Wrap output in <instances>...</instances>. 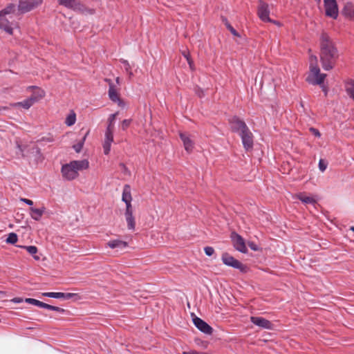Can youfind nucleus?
<instances>
[{
	"label": "nucleus",
	"instance_id": "1",
	"mask_svg": "<svg viewBox=\"0 0 354 354\" xmlns=\"http://www.w3.org/2000/svg\"><path fill=\"white\" fill-rule=\"evenodd\" d=\"M321 59L325 69L332 68L331 61L337 57V50L327 35H322L320 38Z\"/></svg>",
	"mask_w": 354,
	"mask_h": 354
},
{
	"label": "nucleus",
	"instance_id": "2",
	"mask_svg": "<svg viewBox=\"0 0 354 354\" xmlns=\"http://www.w3.org/2000/svg\"><path fill=\"white\" fill-rule=\"evenodd\" d=\"M90 166L87 159L75 160L62 165L61 173L64 178L73 180L79 176V171L88 169Z\"/></svg>",
	"mask_w": 354,
	"mask_h": 354
},
{
	"label": "nucleus",
	"instance_id": "3",
	"mask_svg": "<svg viewBox=\"0 0 354 354\" xmlns=\"http://www.w3.org/2000/svg\"><path fill=\"white\" fill-rule=\"evenodd\" d=\"M15 10L13 4H10L0 10V30L9 35H12L14 30L17 28V24L11 20Z\"/></svg>",
	"mask_w": 354,
	"mask_h": 354
},
{
	"label": "nucleus",
	"instance_id": "4",
	"mask_svg": "<svg viewBox=\"0 0 354 354\" xmlns=\"http://www.w3.org/2000/svg\"><path fill=\"white\" fill-rule=\"evenodd\" d=\"M118 112L111 114L107 119V127L104 132L102 141L103 152L105 155H109L111 151V145L113 142L114 124Z\"/></svg>",
	"mask_w": 354,
	"mask_h": 354
},
{
	"label": "nucleus",
	"instance_id": "5",
	"mask_svg": "<svg viewBox=\"0 0 354 354\" xmlns=\"http://www.w3.org/2000/svg\"><path fill=\"white\" fill-rule=\"evenodd\" d=\"M310 71L307 80L314 84H321L325 78V75L320 73L318 59L315 55H310L309 58Z\"/></svg>",
	"mask_w": 354,
	"mask_h": 354
},
{
	"label": "nucleus",
	"instance_id": "6",
	"mask_svg": "<svg viewBox=\"0 0 354 354\" xmlns=\"http://www.w3.org/2000/svg\"><path fill=\"white\" fill-rule=\"evenodd\" d=\"M221 260L225 266L239 269L242 272H246L248 270V268L245 265L243 264L227 253L222 254Z\"/></svg>",
	"mask_w": 354,
	"mask_h": 354
},
{
	"label": "nucleus",
	"instance_id": "7",
	"mask_svg": "<svg viewBox=\"0 0 354 354\" xmlns=\"http://www.w3.org/2000/svg\"><path fill=\"white\" fill-rule=\"evenodd\" d=\"M43 0H21L19 2L18 10L24 14L32 10L42 3Z\"/></svg>",
	"mask_w": 354,
	"mask_h": 354
},
{
	"label": "nucleus",
	"instance_id": "8",
	"mask_svg": "<svg viewBox=\"0 0 354 354\" xmlns=\"http://www.w3.org/2000/svg\"><path fill=\"white\" fill-rule=\"evenodd\" d=\"M231 239L233 245L236 250L242 253H247L248 248L246 247L245 240L242 236L236 232H232L231 234Z\"/></svg>",
	"mask_w": 354,
	"mask_h": 354
},
{
	"label": "nucleus",
	"instance_id": "9",
	"mask_svg": "<svg viewBox=\"0 0 354 354\" xmlns=\"http://www.w3.org/2000/svg\"><path fill=\"white\" fill-rule=\"evenodd\" d=\"M326 15L333 19L338 17V6L336 0H324Z\"/></svg>",
	"mask_w": 354,
	"mask_h": 354
},
{
	"label": "nucleus",
	"instance_id": "10",
	"mask_svg": "<svg viewBox=\"0 0 354 354\" xmlns=\"http://www.w3.org/2000/svg\"><path fill=\"white\" fill-rule=\"evenodd\" d=\"M270 12V10L268 4L263 1H259L257 15L260 19L264 22L272 21V19L269 17Z\"/></svg>",
	"mask_w": 354,
	"mask_h": 354
},
{
	"label": "nucleus",
	"instance_id": "11",
	"mask_svg": "<svg viewBox=\"0 0 354 354\" xmlns=\"http://www.w3.org/2000/svg\"><path fill=\"white\" fill-rule=\"evenodd\" d=\"M192 321L195 326L202 333L207 335H211L212 333V328L201 318L196 315H193Z\"/></svg>",
	"mask_w": 354,
	"mask_h": 354
},
{
	"label": "nucleus",
	"instance_id": "12",
	"mask_svg": "<svg viewBox=\"0 0 354 354\" xmlns=\"http://www.w3.org/2000/svg\"><path fill=\"white\" fill-rule=\"evenodd\" d=\"M26 90L32 92V95L30 98L33 100L34 103L44 99L46 96V91L39 87L31 86L27 87Z\"/></svg>",
	"mask_w": 354,
	"mask_h": 354
},
{
	"label": "nucleus",
	"instance_id": "13",
	"mask_svg": "<svg viewBox=\"0 0 354 354\" xmlns=\"http://www.w3.org/2000/svg\"><path fill=\"white\" fill-rule=\"evenodd\" d=\"M46 212V207L44 206L30 207L29 208V215L30 218L35 221H40Z\"/></svg>",
	"mask_w": 354,
	"mask_h": 354
},
{
	"label": "nucleus",
	"instance_id": "14",
	"mask_svg": "<svg viewBox=\"0 0 354 354\" xmlns=\"http://www.w3.org/2000/svg\"><path fill=\"white\" fill-rule=\"evenodd\" d=\"M122 201L126 205L125 209L133 208V206L131 204V202H132L131 190V187L129 185H125L123 188L122 194Z\"/></svg>",
	"mask_w": 354,
	"mask_h": 354
},
{
	"label": "nucleus",
	"instance_id": "15",
	"mask_svg": "<svg viewBox=\"0 0 354 354\" xmlns=\"http://www.w3.org/2000/svg\"><path fill=\"white\" fill-rule=\"evenodd\" d=\"M242 139V142L244 148L246 150L251 149L253 146V136L251 131L248 129L244 133L239 135Z\"/></svg>",
	"mask_w": 354,
	"mask_h": 354
},
{
	"label": "nucleus",
	"instance_id": "16",
	"mask_svg": "<svg viewBox=\"0 0 354 354\" xmlns=\"http://www.w3.org/2000/svg\"><path fill=\"white\" fill-rule=\"evenodd\" d=\"M180 138L183 143L185 151L189 153L192 152L194 147V142L191 136L185 133H180Z\"/></svg>",
	"mask_w": 354,
	"mask_h": 354
},
{
	"label": "nucleus",
	"instance_id": "17",
	"mask_svg": "<svg viewBox=\"0 0 354 354\" xmlns=\"http://www.w3.org/2000/svg\"><path fill=\"white\" fill-rule=\"evenodd\" d=\"M232 129L239 135L248 131L249 129L246 124L238 118H234L231 122Z\"/></svg>",
	"mask_w": 354,
	"mask_h": 354
},
{
	"label": "nucleus",
	"instance_id": "18",
	"mask_svg": "<svg viewBox=\"0 0 354 354\" xmlns=\"http://www.w3.org/2000/svg\"><path fill=\"white\" fill-rule=\"evenodd\" d=\"M124 217L127 224L128 229L130 230H134L136 226V221L133 216V209H125Z\"/></svg>",
	"mask_w": 354,
	"mask_h": 354
},
{
	"label": "nucleus",
	"instance_id": "19",
	"mask_svg": "<svg viewBox=\"0 0 354 354\" xmlns=\"http://www.w3.org/2000/svg\"><path fill=\"white\" fill-rule=\"evenodd\" d=\"M250 320L254 324L259 327L266 329L271 328V323L264 318L259 317H251Z\"/></svg>",
	"mask_w": 354,
	"mask_h": 354
},
{
	"label": "nucleus",
	"instance_id": "20",
	"mask_svg": "<svg viewBox=\"0 0 354 354\" xmlns=\"http://www.w3.org/2000/svg\"><path fill=\"white\" fill-rule=\"evenodd\" d=\"M294 197L295 198H298L304 204H315L317 201L315 196H310V195H306L302 193L297 194Z\"/></svg>",
	"mask_w": 354,
	"mask_h": 354
},
{
	"label": "nucleus",
	"instance_id": "21",
	"mask_svg": "<svg viewBox=\"0 0 354 354\" xmlns=\"http://www.w3.org/2000/svg\"><path fill=\"white\" fill-rule=\"evenodd\" d=\"M342 15L351 20H354V8L352 3H348L344 6Z\"/></svg>",
	"mask_w": 354,
	"mask_h": 354
},
{
	"label": "nucleus",
	"instance_id": "22",
	"mask_svg": "<svg viewBox=\"0 0 354 354\" xmlns=\"http://www.w3.org/2000/svg\"><path fill=\"white\" fill-rule=\"evenodd\" d=\"M34 104L33 100H31L30 97L12 104V106L15 108L21 107L24 109H30Z\"/></svg>",
	"mask_w": 354,
	"mask_h": 354
},
{
	"label": "nucleus",
	"instance_id": "23",
	"mask_svg": "<svg viewBox=\"0 0 354 354\" xmlns=\"http://www.w3.org/2000/svg\"><path fill=\"white\" fill-rule=\"evenodd\" d=\"M107 245L111 249L123 248H126L127 246V243L125 241H123L120 239H113V240H110L107 243Z\"/></svg>",
	"mask_w": 354,
	"mask_h": 354
},
{
	"label": "nucleus",
	"instance_id": "24",
	"mask_svg": "<svg viewBox=\"0 0 354 354\" xmlns=\"http://www.w3.org/2000/svg\"><path fill=\"white\" fill-rule=\"evenodd\" d=\"M21 248L25 249L30 254H31L33 259L36 261L40 260V257L37 254L38 249L35 245H23Z\"/></svg>",
	"mask_w": 354,
	"mask_h": 354
},
{
	"label": "nucleus",
	"instance_id": "25",
	"mask_svg": "<svg viewBox=\"0 0 354 354\" xmlns=\"http://www.w3.org/2000/svg\"><path fill=\"white\" fill-rule=\"evenodd\" d=\"M109 96L111 100L113 102L120 98L118 89H116L113 85H110L109 86Z\"/></svg>",
	"mask_w": 354,
	"mask_h": 354
},
{
	"label": "nucleus",
	"instance_id": "26",
	"mask_svg": "<svg viewBox=\"0 0 354 354\" xmlns=\"http://www.w3.org/2000/svg\"><path fill=\"white\" fill-rule=\"evenodd\" d=\"M76 122V113L71 111L66 116L65 124L68 127H71Z\"/></svg>",
	"mask_w": 354,
	"mask_h": 354
},
{
	"label": "nucleus",
	"instance_id": "27",
	"mask_svg": "<svg viewBox=\"0 0 354 354\" xmlns=\"http://www.w3.org/2000/svg\"><path fill=\"white\" fill-rule=\"evenodd\" d=\"M59 3L67 8L77 9L78 8V3L77 0H58Z\"/></svg>",
	"mask_w": 354,
	"mask_h": 354
},
{
	"label": "nucleus",
	"instance_id": "28",
	"mask_svg": "<svg viewBox=\"0 0 354 354\" xmlns=\"http://www.w3.org/2000/svg\"><path fill=\"white\" fill-rule=\"evenodd\" d=\"M87 134H88V133L81 140L77 141V142L73 145V149L77 153H80L82 151L83 146L84 145V142L86 140Z\"/></svg>",
	"mask_w": 354,
	"mask_h": 354
},
{
	"label": "nucleus",
	"instance_id": "29",
	"mask_svg": "<svg viewBox=\"0 0 354 354\" xmlns=\"http://www.w3.org/2000/svg\"><path fill=\"white\" fill-rule=\"evenodd\" d=\"M63 299H73V301H79V300L82 299V295H80L78 293L68 292V293H64Z\"/></svg>",
	"mask_w": 354,
	"mask_h": 354
},
{
	"label": "nucleus",
	"instance_id": "30",
	"mask_svg": "<svg viewBox=\"0 0 354 354\" xmlns=\"http://www.w3.org/2000/svg\"><path fill=\"white\" fill-rule=\"evenodd\" d=\"M346 91L350 96L351 98H352L354 101V81L351 80L348 82L347 86H346Z\"/></svg>",
	"mask_w": 354,
	"mask_h": 354
},
{
	"label": "nucleus",
	"instance_id": "31",
	"mask_svg": "<svg viewBox=\"0 0 354 354\" xmlns=\"http://www.w3.org/2000/svg\"><path fill=\"white\" fill-rule=\"evenodd\" d=\"M41 295L44 297H51V298L63 299L64 292H43Z\"/></svg>",
	"mask_w": 354,
	"mask_h": 354
},
{
	"label": "nucleus",
	"instance_id": "32",
	"mask_svg": "<svg viewBox=\"0 0 354 354\" xmlns=\"http://www.w3.org/2000/svg\"><path fill=\"white\" fill-rule=\"evenodd\" d=\"M131 119H124L120 122L119 127L122 130L124 131L131 125Z\"/></svg>",
	"mask_w": 354,
	"mask_h": 354
},
{
	"label": "nucleus",
	"instance_id": "33",
	"mask_svg": "<svg viewBox=\"0 0 354 354\" xmlns=\"http://www.w3.org/2000/svg\"><path fill=\"white\" fill-rule=\"evenodd\" d=\"M18 240L17 235L15 233H10L6 239V243L14 244Z\"/></svg>",
	"mask_w": 354,
	"mask_h": 354
},
{
	"label": "nucleus",
	"instance_id": "34",
	"mask_svg": "<svg viewBox=\"0 0 354 354\" xmlns=\"http://www.w3.org/2000/svg\"><path fill=\"white\" fill-rule=\"evenodd\" d=\"M25 301L26 303H28V304H32V305H35V306H39V307H41L42 306V304H43V302L39 301V300H37L35 299H32V298H27L25 299Z\"/></svg>",
	"mask_w": 354,
	"mask_h": 354
},
{
	"label": "nucleus",
	"instance_id": "35",
	"mask_svg": "<svg viewBox=\"0 0 354 354\" xmlns=\"http://www.w3.org/2000/svg\"><path fill=\"white\" fill-rule=\"evenodd\" d=\"M318 166H319V169L322 172H324V171H325V170L326 169V168L328 167V162L325 160L320 159L319 161Z\"/></svg>",
	"mask_w": 354,
	"mask_h": 354
},
{
	"label": "nucleus",
	"instance_id": "36",
	"mask_svg": "<svg viewBox=\"0 0 354 354\" xmlns=\"http://www.w3.org/2000/svg\"><path fill=\"white\" fill-rule=\"evenodd\" d=\"M114 103L117 104L118 107L121 109H126L127 107V103L121 97L116 100Z\"/></svg>",
	"mask_w": 354,
	"mask_h": 354
},
{
	"label": "nucleus",
	"instance_id": "37",
	"mask_svg": "<svg viewBox=\"0 0 354 354\" xmlns=\"http://www.w3.org/2000/svg\"><path fill=\"white\" fill-rule=\"evenodd\" d=\"M248 246L253 251H260L261 248L260 247L255 243L252 241H248Z\"/></svg>",
	"mask_w": 354,
	"mask_h": 354
},
{
	"label": "nucleus",
	"instance_id": "38",
	"mask_svg": "<svg viewBox=\"0 0 354 354\" xmlns=\"http://www.w3.org/2000/svg\"><path fill=\"white\" fill-rule=\"evenodd\" d=\"M205 253L207 256H212L214 253V249L212 247H205L204 248Z\"/></svg>",
	"mask_w": 354,
	"mask_h": 354
},
{
	"label": "nucleus",
	"instance_id": "39",
	"mask_svg": "<svg viewBox=\"0 0 354 354\" xmlns=\"http://www.w3.org/2000/svg\"><path fill=\"white\" fill-rule=\"evenodd\" d=\"M21 201L24 203H25L26 204L28 205L30 207H34L33 206V201L30 200V199H28V198H21Z\"/></svg>",
	"mask_w": 354,
	"mask_h": 354
},
{
	"label": "nucleus",
	"instance_id": "40",
	"mask_svg": "<svg viewBox=\"0 0 354 354\" xmlns=\"http://www.w3.org/2000/svg\"><path fill=\"white\" fill-rule=\"evenodd\" d=\"M183 354H208L207 353H199L194 350H191L189 351H184Z\"/></svg>",
	"mask_w": 354,
	"mask_h": 354
},
{
	"label": "nucleus",
	"instance_id": "41",
	"mask_svg": "<svg viewBox=\"0 0 354 354\" xmlns=\"http://www.w3.org/2000/svg\"><path fill=\"white\" fill-rule=\"evenodd\" d=\"M23 301V299L21 297H15L10 300V301L16 304L21 303Z\"/></svg>",
	"mask_w": 354,
	"mask_h": 354
},
{
	"label": "nucleus",
	"instance_id": "42",
	"mask_svg": "<svg viewBox=\"0 0 354 354\" xmlns=\"http://www.w3.org/2000/svg\"><path fill=\"white\" fill-rule=\"evenodd\" d=\"M52 310H55V311L59 312V313H63L64 311V310L63 308H61L57 307V306H53Z\"/></svg>",
	"mask_w": 354,
	"mask_h": 354
},
{
	"label": "nucleus",
	"instance_id": "43",
	"mask_svg": "<svg viewBox=\"0 0 354 354\" xmlns=\"http://www.w3.org/2000/svg\"><path fill=\"white\" fill-rule=\"evenodd\" d=\"M41 308H46V309L52 310L53 306L47 304H45V303H43Z\"/></svg>",
	"mask_w": 354,
	"mask_h": 354
},
{
	"label": "nucleus",
	"instance_id": "44",
	"mask_svg": "<svg viewBox=\"0 0 354 354\" xmlns=\"http://www.w3.org/2000/svg\"><path fill=\"white\" fill-rule=\"evenodd\" d=\"M229 30L234 36H239L238 32L232 27L230 26Z\"/></svg>",
	"mask_w": 354,
	"mask_h": 354
},
{
	"label": "nucleus",
	"instance_id": "45",
	"mask_svg": "<svg viewBox=\"0 0 354 354\" xmlns=\"http://www.w3.org/2000/svg\"><path fill=\"white\" fill-rule=\"evenodd\" d=\"M310 130L316 136H320V133L317 130L315 129H311Z\"/></svg>",
	"mask_w": 354,
	"mask_h": 354
},
{
	"label": "nucleus",
	"instance_id": "46",
	"mask_svg": "<svg viewBox=\"0 0 354 354\" xmlns=\"http://www.w3.org/2000/svg\"><path fill=\"white\" fill-rule=\"evenodd\" d=\"M271 23H273L275 25L278 26H281V24L279 22V21H270Z\"/></svg>",
	"mask_w": 354,
	"mask_h": 354
},
{
	"label": "nucleus",
	"instance_id": "47",
	"mask_svg": "<svg viewBox=\"0 0 354 354\" xmlns=\"http://www.w3.org/2000/svg\"><path fill=\"white\" fill-rule=\"evenodd\" d=\"M351 230H352L353 232H354V226L351 227Z\"/></svg>",
	"mask_w": 354,
	"mask_h": 354
},
{
	"label": "nucleus",
	"instance_id": "48",
	"mask_svg": "<svg viewBox=\"0 0 354 354\" xmlns=\"http://www.w3.org/2000/svg\"><path fill=\"white\" fill-rule=\"evenodd\" d=\"M24 156H30V155H29V154H28V153H24Z\"/></svg>",
	"mask_w": 354,
	"mask_h": 354
},
{
	"label": "nucleus",
	"instance_id": "49",
	"mask_svg": "<svg viewBox=\"0 0 354 354\" xmlns=\"http://www.w3.org/2000/svg\"><path fill=\"white\" fill-rule=\"evenodd\" d=\"M3 293L2 292H0V294Z\"/></svg>",
	"mask_w": 354,
	"mask_h": 354
}]
</instances>
